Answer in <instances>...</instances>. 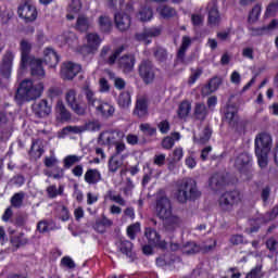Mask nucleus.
Returning <instances> with one entry per match:
<instances>
[{"mask_svg": "<svg viewBox=\"0 0 278 278\" xmlns=\"http://www.w3.org/2000/svg\"><path fill=\"white\" fill-rule=\"evenodd\" d=\"M162 31H163L162 26H152V27L143 28L142 31L137 33L135 35V39L137 40V42L151 45V39L159 38V36H162Z\"/></svg>", "mask_w": 278, "mask_h": 278, "instance_id": "nucleus-8", "label": "nucleus"}, {"mask_svg": "<svg viewBox=\"0 0 278 278\" xmlns=\"http://www.w3.org/2000/svg\"><path fill=\"white\" fill-rule=\"evenodd\" d=\"M223 84V80L219 77H213L210 79L208 84L202 88V94H212V92H216L218 88Z\"/></svg>", "mask_w": 278, "mask_h": 278, "instance_id": "nucleus-31", "label": "nucleus"}, {"mask_svg": "<svg viewBox=\"0 0 278 278\" xmlns=\"http://www.w3.org/2000/svg\"><path fill=\"white\" fill-rule=\"evenodd\" d=\"M84 94H85L87 108H89V110H97L100 103L103 101L97 97V93L90 87L84 88Z\"/></svg>", "mask_w": 278, "mask_h": 278, "instance_id": "nucleus-19", "label": "nucleus"}, {"mask_svg": "<svg viewBox=\"0 0 278 278\" xmlns=\"http://www.w3.org/2000/svg\"><path fill=\"white\" fill-rule=\"evenodd\" d=\"M117 105L122 108V110H127L129 105H131V93H129V91L121 92L117 98Z\"/></svg>", "mask_w": 278, "mask_h": 278, "instance_id": "nucleus-38", "label": "nucleus"}, {"mask_svg": "<svg viewBox=\"0 0 278 278\" xmlns=\"http://www.w3.org/2000/svg\"><path fill=\"white\" fill-rule=\"evenodd\" d=\"M56 112H58L59 116L61 117V121H71V112H68V110H66L64 102H62V101L56 102Z\"/></svg>", "mask_w": 278, "mask_h": 278, "instance_id": "nucleus-44", "label": "nucleus"}, {"mask_svg": "<svg viewBox=\"0 0 278 278\" xmlns=\"http://www.w3.org/2000/svg\"><path fill=\"white\" fill-rule=\"evenodd\" d=\"M273 138L270 135L263 132L255 138V153L261 168L268 166V153H270Z\"/></svg>", "mask_w": 278, "mask_h": 278, "instance_id": "nucleus-4", "label": "nucleus"}, {"mask_svg": "<svg viewBox=\"0 0 278 278\" xmlns=\"http://www.w3.org/2000/svg\"><path fill=\"white\" fill-rule=\"evenodd\" d=\"M49 199H55L59 195L64 194V186H60L59 189L55 185L49 186L47 189Z\"/></svg>", "mask_w": 278, "mask_h": 278, "instance_id": "nucleus-47", "label": "nucleus"}, {"mask_svg": "<svg viewBox=\"0 0 278 278\" xmlns=\"http://www.w3.org/2000/svg\"><path fill=\"white\" fill-rule=\"evenodd\" d=\"M87 45L83 46L80 52L83 55H90L99 51L101 47V37L97 33H89L86 35Z\"/></svg>", "mask_w": 278, "mask_h": 278, "instance_id": "nucleus-10", "label": "nucleus"}, {"mask_svg": "<svg viewBox=\"0 0 278 278\" xmlns=\"http://www.w3.org/2000/svg\"><path fill=\"white\" fill-rule=\"evenodd\" d=\"M190 45H192V39H190L188 36H184L181 39V46L177 52L179 62H184L186 60V52L188 51Z\"/></svg>", "mask_w": 278, "mask_h": 278, "instance_id": "nucleus-33", "label": "nucleus"}, {"mask_svg": "<svg viewBox=\"0 0 278 278\" xmlns=\"http://www.w3.org/2000/svg\"><path fill=\"white\" fill-rule=\"evenodd\" d=\"M132 114L138 118H146V116H149V100L147 97L142 96L137 98Z\"/></svg>", "mask_w": 278, "mask_h": 278, "instance_id": "nucleus-18", "label": "nucleus"}, {"mask_svg": "<svg viewBox=\"0 0 278 278\" xmlns=\"http://www.w3.org/2000/svg\"><path fill=\"white\" fill-rule=\"evenodd\" d=\"M43 62H46L50 68H55V66H58V62H60V56L53 48H46L43 50Z\"/></svg>", "mask_w": 278, "mask_h": 278, "instance_id": "nucleus-26", "label": "nucleus"}, {"mask_svg": "<svg viewBox=\"0 0 278 278\" xmlns=\"http://www.w3.org/2000/svg\"><path fill=\"white\" fill-rule=\"evenodd\" d=\"M12 62H14V53L7 51L0 63V74L4 79H10L12 75Z\"/></svg>", "mask_w": 278, "mask_h": 278, "instance_id": "nucleus-16", "label": "nucleus"}, {"mask_svg": "<svg viewBox=\"0 0 278 278\" xmlns=\"http://www.w3.org/2000/svg\"><path fill=\"white\" fill-rule=\"evenodd\" d=\"M117 64L123 73H131L134 71V66H136V56L131 54L123 55L118 59Z\"/></svg>", "mask_w": 278, "mask_h": 278, "instance_id": "nucleus-25", "label": "nucleus"}, {"mask_svg": "<svg viewBox=\"0 0 278 278\" xmlns=\"http://www.w3.org/2000/svg\"><path fill=\"white\" fill-rule=\"evenodd\" d=\"M260 14H262V5L256 4L249 14V23H255L260 18Z\"/></svg>", "mask_w": 278, "mask_h": 278, "instance_id": "nucleus-54", "label": "nucleus"}, {"mask_svg": "<svg viewBox=\"0 0 278 278\" xmlns=\"http://www.w3.org/2000/svg\"><path fill=\"white\" fill-rule=\"evenodd\" d=\"M181 135L179 132H174L172 136H167L162 140V147L167 151H170L173 147H175V140H180Z\"/></svg>", "mask_w": 278, "mask_h": 278, "instance_id": "nucleus-39", "label": "nucleus"}, {"mask_svg": "<svg viewBox=\"0 0 278 278\" xmlns=\"http://www.w3.org/2000/svg\"><path fill=\"white\" fill-rule=\"evenodd\" d=\"M83 127H84L85 131H99L101 129V123L89 122Z\"/></svg>", "mask_w": 278, "mask_h": 278, "instance_id": "nucleus-61", "label": "nucleus"}, {"mask_svg": "<svg viewBox=\"0 0 278 278\" xmlns=\"http://www.w3.org/2000/svg\"><path fill=\"white\" fill-rule=\"evenodd\" d=\"M25 199V192H18L15 193L12 198H11V205L12 207H23V201Z\"/></svg>", "mask_w": 278, "mask_h": 278, "instance_id": "nucleus-52", "label": "nucleus"}, {"mask_svg": "<svg viewBox=\"0 0 278 278\" xmlns=\"http://www.w3.org/2000/svg\"><path fill=\"white\" fill-rule=\"evenodd\" d=\"M20 49L22 53L21 66L22 68H25L28 60L31 59V56H29V53H31V43L26 39H23L20 43Z\"/></svg>", "mask_w": 278, "mask_h": 278, "instance_id": "nucleus-27", "label": "nucleus"}, {"mask_svg": "<svg viewBox=\"0 0 278 278\" xmlns=\"http://www.w3.org/2000/svg\"><path fill=\"white\" fill-rule=\"evenodd\" d=\"M208 242L211 244L208 245H199L195 242H187L181 247V252L184 255H197V253H210L211 251H214L216 249V239H210Z\"/></svg>", "mask_w": 278, "mask_h": 278, "instance_id": "nucleus-7", "label": "nucleus"}, {"mask_svg": "<svg viewBox=\"0 0 278 278\" xmlns=\"http://www.w3.org/2000/svg\"><path fill=\"white\" fill-rule=\"evenodd\" d=\"M123 3L125 0H109L108 5L112 10H123Z\"/></svg>", "mask_w": 278, "mask_h": 278, "instance_id": "nucleus-64", "label": "nucleus"}, {"mask_svg": "<svg viewBox=\"0 0 278 278\" xmlns=\"http://www.w3.org/2000/svg\"><path fill=\"white\" fill-rule=\"evenodd\" d=\"M160 14L163 16V18H173L175 14H177V11L175 9L164 5L163 8L160 9Z\"/></svg>", "mask_w": 278, "mask_h": 278, "instance_id": "nucleus-55", "label": "nucleus"}, {"mask_svg": "<svg viewBox=\"0 0 278 278\" xmlns=\"http://www.w3.org/2000/svg\"><path fill=\"white\" fill-rule=\"evenodd\" d=\"M115 109L112 104L101 101L100 105L96 108V113L102 116L103 118H110L114 116Z\"/></svg>", "mask_w": 278, "mask_h": 278, "instance_id": "nucleus-28", "label": "nucleus"}, {"mask_svg": "<svg viewBox=\"0 0 278 278\" xmlns=\"http://www.w3.org/2000/svg\"><path fill=\"white\" fill-rule=\"evenodd\" d=\"M116 137L114 136V132H101L98 138V144L100 147H114L116 144Z\"/></svg>", "mask_w": 278, "mask_h": 278, "instance_id": "nucleus-29", "label": "nucleus"}, {"mask_svg": "<svg viewBox=\"0 0 278 278\" xmlns=\"http://www.w3.org/2000/svg\"><path fill=\"white\" fill-rule=\"evenodd\" d=\"M192 110V104L187 100L182 101L178 108V116L179 118H186L190 111Z\"/></svg>", "mask_w": 278, "mask_h": 278, "instance_id": "nucleus-46", "label": "nucleus"}, {"mask_svg": "<svg viewBox=\"0 0 278 278\" xmlns=\"http://www.w3.org/2000/svg\"><path fill=\"white\" fill-rule=\"evenodd\" d=\"M108 197L110 199V201H114V203H117L118 205H122L123 207H125L127 205V201H125V199H123V197L121 194H114V191H109L108 192Z\"/></svg>", "mask_w": 278, "mask_h": 278, "instance_id": "nucleus-56", "label": "nucleus"}, {"mask_svg": "<svg viewBox=\"0 0 278 278\" xmlns=\"http://www.w3.org/2000/svg\"><path fill=\"white\" fill-rule=\"evenodd\" d=\"M137 18L141 21V23L151 21L153 18V10H151V8L142 7L137 14Z\"/></svg>", "mask_w": 278, "mask_h": 278, "instance_id": "nucleus-41", "label": "nucleus"}, {"mask_svg": "<svg viewBox=\"0 0 278 278\" xmlns=\"http://www.w3.org/2000/svg\"><path fill=\"white\" fill-rule=\"evenodd\" d=\"M139 129L140 131H142V134H144V136H155V134H157V128L152 127L151 124L149 123H143L139 125Z\"/></svg>", "mask_w": 278, "mask_h": 278, "instance_id": "nucleus-51", "label": "nucleus"}, {"mask_svg": "<svg viewBox=\"0 0 278 278\" xmlns=\"http://www.w3.org/2000/svg\"><path fill=\"white\" fill-rule=\"evenodd\" d=\"M212 138V130L210 128H205L202 132V136H200L199 139H197L198 144H207L210 142V139Z\"/></svg>", "mask_w": 278, "mask_h": 278, "instance_id": "nucleus-57", "label": "nucleus"}, {"mask_svg": "<svg viewBox=\"0 0 278 278\" xmlns=\"http://www.w3.org/2000/svg\"><path fill=\"white\" fill-rule=\"evenodd\" d=\"M175 197L179 203H187L188 201L199 199L201 191L197 188V181L194 179L187 178L177 186Z\"/></svg>", "mask_w": 278, "mask_h": 278, "instance_id": "nucleus-3", "label": "nucleus"}, {"mask_svg": "<svg viewBox=\"0 0 278 278\" xmlns=\"http://www.w3.org/2000/svg\"><path fill=\"white\" fill-rule=\"evenodd\" d=\"M112 225H114L112 219L108 218L106 216H102L101 220L96 222L94 229L100 233H103L105 231V228L103 227H112Z\"/></svg>", "mask_w": 278, "mask_h": 278, "instance_id": "nucleus-45", "label": "nucleus"}, {"mask_svg": "<svg viewBox=\"0 0 278 278\" xmlns=\"http://www.w3.org/2000/svg\"><path fill=\"white\" fill-rule=\"evenodd\" d=\"M121 53H123L122 49H116L112 51V47L104 46L100 51V60L101 62H103V64H108L109 66H114Z\"/></svg>", "mask_w": 278, "mask_h": 278, "instance_id": "nucleus-13", "label": "nucleus"}, {"mask_svg": "<svg viewBox=\"0 0 278 278\" xmlns=\"http://www.w3.org/2000/svg\"><path fill=\"white\" fill-rule=\"evenodd\" d=\"M123 166V160L118 159L116 154H114L110 160H109V170L110 173H116L118 168Z\"/></svg>", "mask_w": 278, "mask_h": 278, "instance_id": "nucleus-48", "label": "nucleus"}, {"mask_svg": "<svg viewBox=\"0 0 278 278\" xmlns=\"http://www.w3.org/2000/svg\"><path fill=\"white\" fill-rule=\"evenodd\" d=\"M86 129L84 126H67L63 128V134H84Z\"/></svg>", "mask_w": 278, "mask_h": 278, "instance_id": "nucleus-59", "label": "nucleus"}, {"mask_svg": "<svg viewBox=\"0 0 278 278\" xmlns=\"http://www.w3.org/2000/svg\"><path fill=\"white\" fill-rule=\"evenodd\" d=\"M10 240L13 247H16L17 249L18 247L27 244V238H25V233L23 232L12 236Z\"/></svg>", "mask_w": 278, "mask_h": 278, "instance_id": "nucleus-50", "label": "nucleus"}, {"mask_svg": "<svg viewBox=\"0 0 278 278\" xmlns=\"http://www.w3.org/2000/svg\"><path fill=\"white\" fill-rule=\"evenodd\" d=\"M92 26V23L90 22V18L86 15H78L75 24L76 31H79L80 34H84L90 29Z\"/></svg>", "mask_w": 278, "mask_h": 278, "instance_id": "nucleus-30", "label": "nucleus"}, {"mask_svg": "<svg viewBox=\"0 0 278 278\" xmlns=\"http://www.w3.org/2000/svg\"><path fill=\"white\" fill-rule=\"evenodd\" d=\"M27 64H29L30 66V75H33V77H38L39 79H42V77H45L42 60L30 56V59L27 61Z\"/></svg>", "mask_w": 278, "mask_h": 278, "instance_id": "nucleus-20", "label": "nucleus"}, {"mask_svg": "<svg viewBox=\"0 0 278 278\" xmlns=\"http://www.w3.org/2000/svg\"><path fill=\"white\" fill-rule=\"evenodd\" d=\"M206 10L208 12V24L214 27L220 25V12H218V4L216 1L208 2Z\"/></svg>", "mask_w": 278, "mask_h": 278, "instance_id": "nucleus-21", "label": "nucleus"}, {"mask_svg": "<svg viewBox=\"0 0 278 278\" xmlns=\"http://www.w3.org/2000/svg\"><path fill=\"white\" fill-rule=\"evenodd\" d=\"M61 266H63L64 268L73 269V268H75V261H73V258H71V256H64L61 260Z\"/></svg>", "mask_w": 278, "mask_h": 278, "instance_id": "nucleus-63", "label": "nucleus"}, {"mask_svg": "<svg viewBox=\"0 0 278 278\" xmlns=\"http://www.w3.org/2000/svg\"><path fill=\"white\" fill-rule=\"evenodd\" d=\"M114 21L119 31H127L131 27V17L126 13H116Z\"/></svg>", "mask_w": 278, "mask_h": 278, "instance_id": "nucleus-22", "label": "nucleus"}, {"mask_svg": "<svg viewBox=\"0 0 278 278\" xmlns=\"http://www.w3.org/2000/svg\"><path fill=\"white\" fill-rule=\"evenodd\" d=\"M227 184L225 176L223 174H215L210 179V187L212 190H220L223 186Z\"/></svg>", "mask_w": 278, "mask_h": 278, "instance_id": "nucleus-34", "label": "nucleus"}, {"mask_svg": "<svg viewBox=\"0 0 278 278\" xmlns=\"http://www.w3.org/2000/svg\"><path fill=\"white\" fill-rule=\"evenodd\" d=\"M117 249L123 255H126V257H129L131 262L136 260V253L134 252V243L128 240L121 239L119 242H117Z\"/></svg>", "mask_w": 278, "mask_h": 278, "instance_id": "nucleus-24", "label": "nucleus"}, {"mask_svg": "<svg viewBox=\"0 0 278 278\" xmlns=\"http://www.w3.org/2000/svg\"><path fill=\"white\" fill-rule=\"evenodd\" d=\"M140 231V225L132 224L127 228V236L130 238V240H136V233H139Z\"/></svg>", "mask_w": 278, "mask_h": 278, "instance_id": "nucleus-58", "label": "nucleus"}, {"mask_svg": "<svg viewBox=\"0 0 278 278\" xmlns=\"http://www.w3.org/2000/svg\"><path fill=\"white\" fill-rule=\"evenodd\" d=\"M153 55L156 62H166L168 60V50L163 47H156L153 49Z\"/></svg>", "mask_w": 278, "mask_h": 278, "instance_id": "nucleus-43", "label": "nucleus"}, {"mask_svg": "<svg viewBox=\"0 0 278 278\" xmlns=\"http://www.w3.org/2000/svg\"><path fill=\"white\" fill-rule=\"evenodd\" d=\"M42 153H45V147L42 146V141L37 139L33 141L29 155L34 157V160H40L42 157Z\"/></svg>", "mask_w": 278, "mask_h": 278, "instance_id": "nucleus-32", "label": "nucleus"}, {"mask_svg": "<svg viewBox=\"0 0 278 278\" xmlns=\"http://www.w3.org/2000/svg\"><path fill=\"white\" fill-rule=\"evenodd\" d=\"M17 14L20 18H23V21H25V23H34V21L38 18V11L29 0H26L23 4L18 7Z\"/></svg>", "mask_w": 278, "mask_h": 278, "instance_id": "nucleus-11", "label": "nucleus"}, {"mask_svg": "<svg viewBox=\"0 0 278 278\" xmlns=\"http://www.w3.org/2000/svg\"><path fill=\"white\" fill-rule=\"evenodd\" d=\"M193 117L195 118V121L201 122L207 118V106H205V104L203 103H195Z\"/></svg>", "mask_w": 278, "mask_h": 278, "instance_id": "nucleus-36", "label": "nucleus"}, {"mask_svg": "<svg viewBox=\"0 0 278 278\" xmlns=\"http://www.w3.org/2000/svg\"><path fill=\"white\" fill-rule=\"evenodd\" d=\"M84 179L89 186H97V184L103 181V176L99 169L88 168L84 175Z\"/></svg>", "mask_w": 278, "mask_h": 278, "instance_id": "nucleus-23", "label": "nucleus"}, {"mask_svg": "<svg viewBox=\"0 0 278 278\" xmlns=\"http://www.w3.org/2000/svg\"><path fill=\"white\" fill-rule=\"evenodd\" d=\"M275 27H278V20H273L268 26L257 28L251 27L250 31L252 36H264L268 29H275Z\"/></svg>", "mask_w": 278, "mask_h": 278, "instance_id": "nucleus-37", "label": "nucleus"}, {"mask_svg": "<svg viewBox=\"0 0 278 278\" xmlns=\"http://www.w3.org/2000/svg\"><path fill=\"white\" fill-rule=\"evenodd\" d=\"M242 201V195H240V191H227L223 193L218 199V206L222 212H231L235 205H238Z\"/></svg>", "mask_w": 278, "mask_h": 278, "instance_id": "nucleus-6", "label": "nucleus"}, {"mask_svg": "<svg viewBox=\"0 0 278 278\" xmlns=\"http://www.w3.org/2000/svg\"><path fill=\"white\" fill-rule=\"evenodd\" d=\"M144 236L150 247H160V249H166V241H162L157 230L153 228H146Z\"/></svg>", "mask_w": 278, "mask_h": 278, "instance_id": "nucleus-17", "label": "nucleus"}, {"mask_svg": "<svg viewBox=\"0 0 278 278\" xmlns=\"http://www.w3.org/2000/svg\"><path fill=\"white\" fill-rule=\"evenodd\" d=\"M99 27L101 31L105 34L112 31V20L108 15H102L99 17Z\"/></svg>", "mask_w": 278, "mask_h": 278, "instance_id": "nucleus-42", "label": "nucleus"}, {"mask_svg": "<svg viewBox=\"0 0 278 278\" xmlns=\"http://www.w3.org/2000/svg\"><path fill=\"white\" fill-rule=\"evenodd\" d=\"M81 10V0H72L70 5H68V14L66 15L67 21H73L75 18V15L79 13Z\"/></svg>", "mask_w": 278, "mask_h": 278, "instance_id": "nucleus-40", "label": "nucleus"}, {"mask_svg": "<svg viewBox=\"0 0 278 278\" xmlns=\"http://www.w3.org/2000/svg\"><path fill=\"white\" fill-rule=\"evenodd\" d=\"M81 162V156H77V155H67L64 160H63V165L64 168H72V166H75V164Z\"/></svg>", "mask_w": 278, "mask_h": 278, "instance_id": "nucleus-53", "label": "nucleus"}, {"mask_svg": "<svg viewBox=\"0 0 278 278\" xmlns=\"http://www.w3.org/2000/svg\"><path fill=\"white\" fill-rule=\"evenodd\" d=\"M278 13V2H271L267 9L265 16H275Z\"/></svg>", "mask_w": 278, "mask_h": 278, "instance_id": "nucleus-62", "label": "nucleus"}, {"mask_svg": "<svg viewBox=\"0 0 278 278\" xmlns=\"http://www.w3.org/2000/svg\"><path fill=\"white\" fill-rule=\"evenodd\" d=\"M266 247L268 249V251H270V253H276L278 254V241L275 238H269L266 241Z\"/></svg>", "mask_w": 278, "mask_h": 278, "instance_id": "nucleus-60", "label": "nucleus"}, {"mask_svg": "<svg viewBox=\"0 0 278 278\" xmlns=\"http://www.w3.org/2000/svg\"><path fill=\"white\" fill-rule=\"evenodd\" d=\"M235 167L245 179L253 177V157L249 153L239 154L235 160Z\"/></svg>", "mask_w": 278, "mask_h": 278, "instance_id": "nucleus-5", "label": "nucleus"}, {"mask_svg": "<svg viewBox=\"0 0 278 278\" xmlns=\"http://www.w3.org/2000/svg\"><path fill=\"white\" fill-rule=\"evenodd\" d=\"M45 85L42 83L34 84L30 79L23 80L15 93V100L21 105L29 101H36L42 97Z\"/></svg>", "mask_w": 278, "mask_h": 278, "instance_id": "nucleus-2", "label": "nucleus"}, {"mask_svg": "<svg viewBox=\"0 0 278 278\" xmlns=\"http://www.w3.org/2000/svg\"><path fill=\"white\" fill-rule=\"evenodd\" d=\"M155 214L160 220H163V229L168 233H174L184 226V218L173 213V203L166 195L156 199Z\"/></svg>", "mask_w": 278, "mask_h": 278, "instance_id": "nucleus-1", "label": "nucleus"}, {"mask_svg": "<svg viewBox=\"0 0 278 278\" xmlns=\"http://www.w3.org/2000/svg\"><path fill=\"white\" fill-rule=\"evenodd\" d=\"M225 121L230 127H236L240 118L238 117V111L233 108H228L225 113Z\"/></svg>", "mask_w": 278, "mask_h": 278, "instance_id": "nucleus-35", "label": "nucleus"}, {"mask_svg": "<svg viewBox=\"0 0 278 278\" xmlns=\"http://www.w3.org/2000/svg\"><path fill=\"white\" fill-rule=\"evenodd\" d=\"M263 268L264 266L262 264L256 265L247 274L245 278H264L266 274Z\"/></svg>", "mask_w": 278, "mask_h": 278, "instance_id": "nucleus-49", "label": "nucleus"}, {"mask_svg": "<svg viewBox=\"0 0 278 278\" xmlns=\"http://www.w3.org/2000/svg\"><path fill=\"white\" fill-rule=\"evenodd\" d=\"M81 72V65L73 62H65L61 66V78L71 81Z\"/></svg>", "mask_w": 278, "mask_h": 278, "instance_id": "nucleus-14", "label": "nucleus"}, {"mask_svg": "<svg viewBox=\"0 0 278 278\" xmlns=\"http://www.w3.org/2000/svg\"><path fill=\"white\" fill-rule=\"evenodd\" d=\"M65 101L68 108H71V110L78 116H84V114H86V105L79 103V100L77 99V90L68 89L65 93Z\"/></svg>", "mask_w": 278, "mask_h": 278, "instance_id": "nucleus-12", "label": "nucleus"}, {"mask_svg": "<svg viewBox=\"0 0 278 278\" xmlns=\"http://www.w3.org/2000/svg\"><path fill=\"white\" fill-rule=\"evenodd\" d=\"M139 75L144 84H153L155 79V66L153 61L146 59L139 64Z\"/></svg>", "mask_w": 278, "mask_h": 278, "instance_id": "nucleus-9", "label": "nucleus"}, {"mask_svg": "<svg viewBox=\"0 0 278 278\" xmlns=\"http://www.w3.org/2000/svg\"><path fill=\"white\" fill-rule=\"evenodd\" d=\"M53 106L49 103V100L41 99L39 101L34 102L33 104V114L37 118H47L49 114H51Z\"/></svg>", "mask_w": 278, "mask_h": 278, "instance_id": "nucleus-15", "label": "nucleus"}]
</instances>
